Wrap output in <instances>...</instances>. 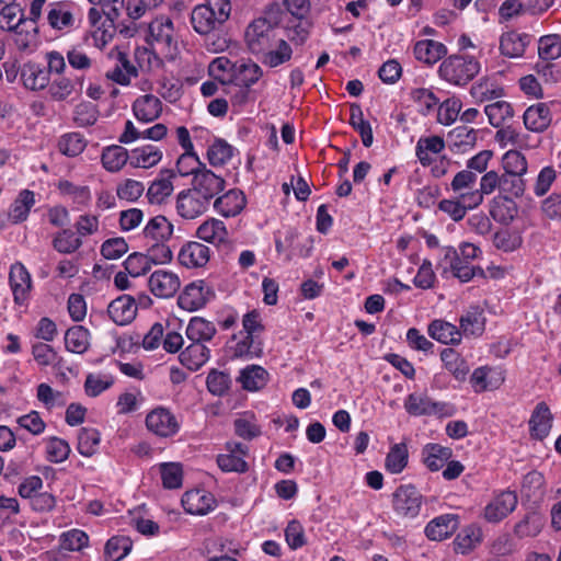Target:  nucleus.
<instances>
[{"label": "nucleus", "instance_id": "obj_35", "mask_svg": "<svg viewBox=\"0 0 561 561\" xmlns=\"http://www.w3.org/2000/svg\"><path fill=\"white\" fill-rule=\"evenodd\" d=\"M261 61L270 68H276L289 61L293 57V49L290 45L282 37H279L274 47L268 48L261 54Z\"/></svg>", "mask_w": 561, "mask_h": 561}, {"label": "nucleus", "instance_id": "obj_34", "mask_svg": "<svg viewBox=\"0 0 561 561\" xmlns=\"http://www.w3.org/2000/svg\"><path fill=\"white\" fill-rule=\"evenodd\" d=\"M482 530L477 525H468L462 528L454 540L455 551L467 554L480 545Z\"/></svg>", "mask_w": 561, "mask_h": 561}, {"label": "nucleus", "instance_id": "obj_22", "mask_svg": "<svg viewBox=\"0 0 561 561\" xmlns=\"http://www.w3.org/2000/svg\"><path fill=\"white\" fill-rule=\"evenodd\" d=\"M196 237L216 247H220L227 244L229 233L224 221L210 218L197 228Z\"/></svg>", "mask_w": 561, "mask_h": 561}, {"label": "nucleus", "instance_id": "obj_50", "mask_svg": "<svg viewBox=\"0 0 561 561\" xmlns=\"http://www.w3.org/2000/svg\"><path fill=\"white\" fill-rule=\"evenodd\" d=\"M100 433L95 428L82 427L78 434V451L84 457H91L98 451Z\"/></svg>", "mask_w": 561, "mask_h": 561}, {"label": "nucleus", "instance_id": "obj_5", "mask_svg": "<svg viewBox=\"0 0 561 561\" xmlns=\"http://www.w3.org/2000/svg\"><path fill=\"white\" fill-rule=\"evenodd\" d=\"M404 408L410 415H437L440 417L453 416L456 409L453 404L446 402L433 401L426 394L411 393L408 396Z\"/></svg>", "mask_w": 561, "mask_h": 561}, {"label": "nucleus", "instance_id": "obj_48", "mask_svg": "<svg viewBox=\"0 0 561 561\" xmlns=\"http://www.w3.org/2000/svg\"><path fill=\"white\" fill-rule=\"evenodd\" d=\"M234 148L221 138L215 141L207 149V159L210 165L221 167L233 156Z\"/></svg>", "mask_w": 561, "mask_h": 561}, {"label": "nucleus", "instance_id": "obj_14", "mask_svg": "<svg viewBox=\"0 0 561 561\" xmlns=\"http://www.w3.org/2000/svg\"><path fill=\"white\" fill-rule=\"evenodd\" d=\"M110 318L118 325L130 323L137 314L135 298L130 295H121L107 307Z\"/></svg>", "mask_w": 561, "mask_h": 561}, {"label": "nucleus", "instance_id": "obj_60", "mask_svg": "<svg viewBox=\"0 0 561 561\" xmlns=\"http://www.w3.org/2000/svg\"><path fill=\"white\" fill-rule=\"evenodd\" d=\"M122 66H116L114 69L106 72V78L121 84L128 85L131 77H137L138 71L135 66L125 57L121 56Z\"/></svg>", "mask_w": 561, "mask_h": 561}, {"label": "nucleus", "instance_id": "obj_55", "mask_svg": "<svg viewBox=\"0 0 561 561\" xmlns=\"http://www.w3.org/2000/svg\"><path fill=\"white\" fill-rule=\"evenodd\" d=\"M87 146L84 137L79 133H69L64 135L59 142L58 148L60 152L68 157H76L80 154Z\"/></svg>", "mask_w": 561, "mask_h": 561}, {"label": "nucleus", "instance_id": "obj_61", "mask_svg": "<svg viewBox=\"0 0 561 561\" xmlns=\"http://www.w3.org/2000/svg\"><path fill=\"white\" fill-rule=\"evenodd\" d=\"M543 485V476L538 471H530L524 476L522 483V493L527 499L541 497L545 493Z\"/></svg>", "mask_w": 561, "mask_h": 561}, {"label": "nucleus", "instance_id": "obj_10", "mask_svg": "<svg viewBox=\"0 0 561 561\" xmlns=\"http://www.w3.org/2000/svg\"><path fill=\"white\" fill-rule=\"evenodd\" d=\"M518 497L514 491H503L484 508V518L490 523H499L515 511Z\"/></svg>", "mask_w": 561, "mask_h": 561}, {"label": "nucleus", "instance_id": "obj_16", "mask_svg": "<svg viewBox=\"0 0 561 561\" xmlns=\"http://www.w3.org/2000/svg\"><path fill=\"white\" fill-rule=\"evenodd\" d=\"M209 257V248L196 241L185 243L178 255L180 264L188 268L205 266Z\"/></svg>", "mask_w": 561, "mask_h": 561}, {"label": "nucleus", "instance_id": "obj_47", "mask_svg": "<svg viewBox=\"0 0 561 561\" xmlns=\"http://www.w3.org/2000/svg\"><path fill=\"white\" fill-rule=\"evenodd\" d=\"M409 451L404 443L394 444L385 460L386 469L391 473H400L408 465Z\"/></svg>", "mask_w": 561, "mask_h": 561}, {"label": "nucleus", "instance_id": "obj_6", "mask_svg": "<svg viewBox=\"0 0 561 561\" xmlns=\"http://www.w3.org/2000/svg\"><path fill=\"white\" fill-rule=\"evenodd\" d=\"M423 496L412 484L400 485L393 493L392 507L402 518H415L421 511Z\"/></svg>", "mask_w": 561, "mask_h": 561}, {"label": "nucleus", "instance_id": "obj_42", "mask_svg": "<svg viewBox=\"0 0 561 561\" xmlns=\"http://www.w3.org/2000/svg\"><path fill=\"white\" fill-rule=\"evenodd\" d=\"M129 163L134 168H151L160 162L162 152L156 146L136 148L129 153Z\"/></svg>", "mask_w": 561, "mask_h": 561}, {"label": "nucleus", "instance_id": "obj_52", "mask_svg": "<svg viewBox=\"0 0 561 561\" xmlns=\"http://www.w3.org/2000/svg\"><path fill=\"white\" fill-rule=\"evenodd\" d=\"M25 22L23 10L18 4H5L0 10V27L2 30H16Z\"/></svg>", "mask_w": 561, "mask_h": 561}, {"label": "nucleus", "instance_id": "obj_12", "mask_svg": "<svg viewBox=\"0 0 561 561\" xmlns=\"http://www.w3.org/2000/svg\"><path fill=\"white\" fill-rule=\"evenodd\" d=\"M46 16L44 24L49 25L51 28L62 31L69 28L75 23L72 13V4L68 1L50 2L45 9Z\"/></svg>", "mask_w": 561, "mask_h": 561}, {"label": "nucleus", "instance_id": "obj_62", "mask_svg": "<svg viewBox=\"0 0 561 561\" xmlns=\"http://www.w3.org/2000/svg\"><path fill=\"white\" fill-rule=\"evenodd\" d=\"M99 118V110L96 105L90 102L78 104L73 112V121L80 127L92 126Z\"/></svg>", "mask_w": 561, "mask_h": 561}, {"label": "nucleus", "instance_id": "obj_33", "mask_svg": "<svg viewBox=\"0 0 561 561\" xmlns=\"http://www.w3.org/2000/svg\"><path fill=\"white\" fill-rule=\"evenodd\" d=\"M451 456V449L439 444H427L422 450L423 462L433 472L442 469Z\"/></svg>", "mask_w": 561, "mask_h": 561}, {"label": "nucleus", "instance_id": "obj_26", "mask_svg": "<svg viewBox=\"0 0 561 561\" xmlns=\"http://www.w3.org/2000/svg\"><path fill=\"white\" fill-rule=\"evenodd\" d=\"M428 335L443 344H459L461 331L453 323L445 320H433L427 328Z\"/></svg>", "mask_w": 561, "mask_h": 561}, {"label": "nucleus", "instance_id": "obj_51", "mask_svg": "<svg viewBox=\"0 0 561 561\" xmlns=\"http://www.w3.org/2000/svg\"><path fill=\"white\" fill-rule=\"evenodd\" d=\"M82 245V240L77 237L70 229H64L58 232L54 240L53 247L59 253L70 254L77 251Z\"/></svg>", "mask_w": 561, "mask_h": 561}, {"label": "nucleus", "instance_id": "obj_18", "mask_svg": "<svg viewBox=\"0 0 561 561\" xmlns=\"http://www.w3.org/2000/svg\"><path fill=\"white\" fill-rule=\"evenodd\" d=\"M523 119L528 130L542 133L550 126L552 121L550 107L546 103L531 105L525 111Z\"/></svg>", "mask_w": 561, "mask_h": 561}, {"label": "nucleus", "instance_id": "obj_23", "mask_svg": "<svg viewBox=\"0 0 561 561\" xmlns=\"http://www.w3.org/2000/svg\"><path fill=\"white\" fill-rule=\"evenodd\" d=\"M176 173L171 169H163L158 178L150 184L147 191V197L152 204L162 203L173 192L172 180Z\"/></svg>", "mask_w": 561, "mask_h": 561}, {"label": "nucleus", "instance_id": "obj_30", "mask_svg": "<svg viewBox=\"0 0 561 561\" xmlns=\"http://www.w3.org/2000/svg\"><path fill=\"white\" fill-rule=\"evenodd\" d=\"M217 332L215 324L202 317H193L186 328V336L191 342L205 343Z\"/></svg>", "mask_w": 561, "mask_h": 561}, {"label": "nucleus", "instance_id": "obj_43", "mask_svg": "<svg viewBox=\"0 0 561 561\" xmlns=\"http://www.w3.org/2000/svg\"><path fill=\"white\" fill-rule=\"evenodd\" d=\"M440 359L445 368L457 379L465 380L470 368L467 362L454 348H444Z\"/></svg>", "mask_w": 561, "mask_h": 561}, {"label": "nucleus", "instance_id": "obj_9", "mask_svg": "<svg viewBox=\"0 0 561 561\" xmlns=\"http://www.w3.org/2000/svg\"><path fill=\"white\" fill-rule=\"evenodd\" d=\"M209 207L210 205L191 187L181 191L176 196V213L184 219H195L205 214Z\"/></svg>", "mask_w": 561, "mask_h": 561}, {"label": "nucleus", "instance_id": "obj_21", "mask_svg": "<svg viewBox=\"0 0 561 561\" xmlns=\"http://www.w3.org/2000/svg\"><path fill=\"white\" fill-rule=\"evenodd\" d=\"M245 205V195L240 190H230L214 201L215 209L225 217L239 215Z\"/></svg>", "mask_w": 561, "mask_h": 561}, {"label": "nucleus", "instance_id": "obj_49", "mask_svg": "<svg viewBox=\"0 0 561 561\" xmlns=\"http://www.w3.org/2000/svg\"><path fill=\"white\" fill-rule=\"evenodd\" d=\"M470 94L478 102L483 103L502 96L503 89L497 87L488 77H483L471 85Z\"/></svg>", "mask_w": 561, "mask_h": 561}, {"label": "nucleus", "instance_id": "obj_24", "mask_svg": "<svg viewBox=\"0 0 561 561\" xmlns=\"http://www.w3.org/2000/svg\"><path fill=\"white\" fill-rule=\"evenodd\" d=\"M552 415L545 402H539L529 420V430L531 437L543 439L551 430Z\"/></svg>", "mask_w": 561, "mask_h": 561}, {"label": "nucleus", "instance_id": "obj_32", "mask_svg": "<svg viewBox=\"0 0 561 561\" xmlns=\"http://www.w3.org/2000/svg\"><path fill=\"white\" fill-rule=\"evenodd\" d=\"M263 76L262 68L254 61L248 60L240 62L234 67V75L232 81L241 87L249 89L255 84Z\"/></svg>", "mask_w": 561, "mask_h": 561}, {"label": "nucleus", "instance_id": "obj_64", "mask_svg": "<svg viewBox=\"0 0 561 561\" xmlns=\"http://www.w3.org/2000/svg\"><path fill=\"white\" fill-rule=\"evenodd\" d=\"M461 101L457 98L445 100L438 107L437 121L443 125H451L461 111Z\"/></svg>", "mask_w": 561, "mask_h": 561}, {"label": "nucleus", "instance_id": "obj_3", "mask_svg": "<svg viewBox=\"0 0 561 561\" xmlns=\"http://www.w3.org/2000/svg\"><path fill=\"white\" fill-rule=\"evenodd\" d=\"M244 37L249 50L254 55H261L274 47L279 38V28L277 23L259 18L248 25Z\"/></svg>", "mask_w": 561, "mask_h": 561}, {"label": "nucleus", "instance_id": "obj_15", "mask_svg": "<svg viewBox=\"0 0 561 561\" xmlns=\"http://www.w3.org/2000/svg\"><path fill=\"white\" fill-rule=\"evenodd\" d=\"M478 130L466 125L457 126L447 135V145L454 153H466L474 148Z\"/></svg>", "mask_w": 561, "mask_h": 561}, {"label": "nucleus", "instance_id": "obj_38", "mask_svg": "<svg viewBox=\"0 0 561 561\" xmlns=\"http://www.w3.org/2000/svg\"><path fill=\"white\" fill-rule=\"evenodd\" d=\"M21 80L26 89L37 91L49 83L48 72L36 64H25L21 70Z\"/></svg>", "mask_w": 561, "mask_h": 561}, {"label": "nucleus", "instance_id": "obj_11", "mask_svg": "<svg viewBox=\"0 0 561 561\" xmlns=\"http://www.w3.org/2000/svg\"><path fill=\"white\" fill-rule=\"evenodd\" d=\"M148 286L153 296L158 298H171L180 289L181 282L175 273L158 270L150 275Z\"/></svg>", "mask_w": 561, "mask_h": 561}, {"label": "nucleus", "instance_id": "obj_54", "mask_svg": "<svg viewBox=\"0 0 561 561\" xmlns=\"http://www.w3.org/2000/svg\"><path fill=\"white\" fill-rule=\"evenodd\" d=\"M162 484L165 489H179L182 486L183 469L178 462H164L160 465Z\"/></svg>", "mask_w": 561, "mask_h": 561}, {"label": "nucleus", "instance_id": "obj_19", "mask_svg": "<svg viewBox=\"0 0 561 561\" xmlns=\"http://www.w3.org/2000/svg\"><path fill=\"white\" fill-rule=\"evenodd\" d=\"M9 280L14 301L22 305L27 299L31 289L30 273L22 263L16 262L11 266Z\"/></svg>", "mask_w": 561, "mask_h": 561}, {"label": "nucleus", "instance_id": "obj_2", "mask_svg": "<svg viewBox=\"0 0 561 561\" xmlns=\"http://www.w3.org/2000/svg\"><path fill=\"white\" fill-rule=\"evenodd\" d=\"M481 70L480 61L470 55H450L438 68L439 77L454 85H466Z\"/></svg>", "mask_w": 561, "mask_h": 561}, {"label": "nucleus", "instance_id": "obj_1", "mask_svg": "<svg viewBox=\"0 0 561 561\" xmlns=\"http://www.w3.org/2000/svg\"><path fill=\"white\" fill-rule=\"evenodd\" d=\"M231 13L230 0H206L196 5L191 13V23L195 32L209 35L219 30Z\"/></svg>", "mask_w": 561, "mask_h": 561}, {"label": "nucleus", "instance_id": "obj_41", "mask_svg": "<svg viewBox=\"0 0 561 561\" xmlns=\"http://www.w3.org/2000/svg\"><path fill=\"white\" fill-rule=\"evenodd\" d=\"M142 233L146 239L154 242L167 241L173 233V226L164 216L159 215L147 222Z\"/></svg>", "mask_w": 561, "mask_h": 561}, {"label": "nucleus", "instance_id": "obj_17", "mask_svg": "<svg viewBox=\"0 0 561 561\" xmlns=\"http://www.w3.org/2000/svg\"><path fill=\"white\" fill-rule=\"evenodd\" d=\"M459 526V516L445 514L432 519L425 527V535L431 540H444L450 537Z\"/></svg>", "mask_w": 561, "mask_h": 561}, {"label": "nucleus", "instance_id": "obj_44", "mask_svg": "<svg viewBox=\"0 0 561 561\" xmlns=\"http://www.w3.org/2000/svg\"><path fill=\"white\" fill-rule=\"evenodd\" d=\"M90 332L82 325H73L66 331L65 345L69 352L83 354L90 345Z\"/></svg>", "mask_w": 561, "mask_h": 561}, {"label": "nucleus", "instance_id": "obj_36", "mask_svg": "<svg viewBox=\"0 0 561 561\" xmlns=\"http://www.w3.org/2000/svg\"><path fill=\"white\" fill-rule=\"evenodd\" d=\"M35 205V194L30 190H22L10 207L9 218L12 224H20L27 219L31 208Z\"/></svg>", "mask_w": 561, "mask_h": 561}, {"label": "nucleus", "instance_id": "obj_45", "mask_svg": "<svg viewBox=\"0 0 561 561\" xmlns=\"http://www.w3.org/2000/svg\"><path fill=\"white\" fill-rule=\"evenodd\" d=\"M129 152L119 145L106 147L102 152V164L110 172L119 171L129 161Z\"/></svg>", "mask_w": 561, "mask_h": 561}, {"label": "nucleus", "instance_id": "obj_58", "mask_svg": "<svg viewBox=\"0 0 561 561\" xmlns=\"http://www.w3.org/2000/svg\"><path fill=\"white\" fill-rule=\"evenodd\" d=\"M538 54L542 60H554L561 56V41L559 35L541 36L538 43Z\"/></svg>", "mask_w": 561, "mask_h": 561}, {"label": "nucleus", "instance_id": "obj_40", "mask_svg": "<svg viewBox=\"0 0 561 561\" xmlns=\"http://www.w3.org/2000/svg\"><path fill=\"white\" fill-rule=\"evenodd\" d=\"M445 148V141L440 136L421 137L415 147V154L422 165L427 167L433 162L431 153L437 154Z\"/></svg>", "mask_w": 561, "mask_h": 561}, {"label": "nucleus", "instance_id": "obj_27", "mask_svg": "<svg viewBox=\"0 0 561 561\" xmlns=\"http://www.w3.org/2000/svg\"><path fill=\"white\" fill-rule=\"evenodd\" d=\"M210 357V350L203 343L192 342L179 358L183 366L191 371L198 370Z\"/></svg>", "mask_w": 561, "mask_h": 561}, {"label": "nucleus", "instance_id": "obj_39", "mask_svg": "<svg viewBox=\"0 0 561 561\" xmlns=\"http://www.w3.org/2000/svg\"><path fill=\"white\" fill-rule=\"evenodd\" d=\"M268 379V373L259 365H250L240 371L238 380L243 389L248 391H256L262 389Z\"/></svg>", "mask_w": 561, "mask_h": 561}, {"label": "nucleus", "instance_id": "obj_13", "mask_svg": "<svg viewBox=\"0 0 561 561\" xmlns=\"http://www.w3.org/2000/svg\"><path fill=\"white\" fill-rule=\"evenodd\" d=\"M182 505L188 514L206 515L215 508L216 500L211 493L195 489L184 493Z\"/></svg>", "mask_w": 561, "mask_h": 561}, {"label": "nucleus", "instance_id": "obj_56", "mask_svg": "<svg viewBox=\"0 0 561 561\" xmlns=\"http://www.w3.org/2000/svg\"><path fill=\"white\" fill-rule=\"evenodd\" d=\"M203 165H206L204 162H202L194 151H184L176 161L175 168L176 173L181 176H187L192 175L194 178V174L198 172Z\"/></svg>", "mask_w": 561, "mask_h": 561}, {"label": "nucleus", "instance_id": "obj_31", "mask_svg": "<svg viewBox=\"0 0 561 561\" xmlns=\"http://www.w3.org/2000/svg\"><path fill=\"white\" fill-rule=\"evenodd\" d=\"M543 525V516L538 512L531 511L515 524L513 534L519 539L536 537L542 530Z\"/></svg>", "mask_w": 561, "mask_h": 561}, {"label": "nucleus", "instance_id": "obj_25", "mask_svg": "<svg viewBox=\"0 0 561 561\" xmlns=\"http://www.w3.org/2000/svg\"><path fill=\"white\" fill-rule=\"evenodd\" d=\"M517 213L518 207L512 197L499 194L493 198L490 215L495 221L508 225L517 216Z\"/></svg>", "mask_w": 561, "mask_h": 561}, {"label": "nucleus", "instance_id": "obj_57", "mask_svg": "<svg viewBox=\"0 0 561 561\" xmlns=\"http://www.w3.org/2000/svg\"><path fill=\"white\" fill-rule=\"evenodd\" d=\"M123 266L131 277H139L147 274L151 270V265L146 253L134 252L127 256Z\"/></svg>", "mask_w": 561, "mask_h": 561}, {"label": "nucleus", "instance_id": "obj_7", "mask_svg": "<svg viewBox=\"0 0 561 561\" xmlns=\"http://www.w3.org/2000/svg\"><path fill=\"white\" fill-rule=\"evenodd\" d=\"M215 297L213 288L205 280H197L185 286L178 298L180 308L186 311H196Z\"/></svg>", "mask_w": 561, "mask_h": 561}, {"label": "nucleus", "instance_id": "obj_29", "mask_svg": "<svg viewBox=\"0 0 561 561\" xmlns=\"http://www.w3.org/2000/svg\"><path fill=\"white\" fill-rule=\"evenodd\" d=\"M530 42L528 34H519L517 32H507L501 36L500 50L510 58L520 57L525 53L526 46Z\"/></svg>", "mask_w": 561, "mask_h": 561}, {"label": "nucleus", "instance_id": "obj_20", "mask_svg": "<svg viewBox=\"0 0 561 561\" xmlns=\"http://www.w3.org/2000/svg\"><path fill=\"white\" fill-rule=\"evenodd\" d=\"M133 113L139 122L151 123L161 115L162 102L152 94L141 95L134 101Z\"/></svg>", "mask_w": 561, "mask_h": 561}, {"label": "nucleus", "instance_id": "obj_59", "mask_svg": "<svg viewBox=\"0 0 561 561\" xmlns=\"http://www.w3.org/2000/svg\"><path fill=\"white\" fill-rule=\"evenodd\" d=\"M484 112L489 118V123L493 127H500L506 118L513 116V108L505 101H496L485 106Z\"/></svg>", "mask_w": 561, "mask_h": 561}, {"label": "nucleus", "instance_id": "obj_28", "mask_svg": "<svg viewBox=\"0 0 561 561\" xmlns=\"http://www.w3.org/2000/svg\"><path fill=\"white\" fill-rule=\"evenodd\" d=\"M446 54V46L433 39L419 41L414 46L415 58L427 65L437 62Z\"/></svg>", "mask_w": 561, "mask_h": 561}, {"label": "nucleus", "instance_id": "obj_8", "mask_svg": "<svg viewBox=\"0 0 561 561\" xmlns=\"http://www.w3.org/2000/svg\"><path fill=\"white\" fill-rule=\"evenodd\" d=\"M146 426L160 437H170L178 433L179 423L170 410L159 407L147 414Z\"/></svg>", "mask_w": 561, "mask_h": 561}, {"label": "nucleus", "instance_id": "obj_46", "mask_svg": "<svg viewBox=\"0 0 561 561\" xmlns=\"http://www.w3.org/2000/svg\"><path fill=\"white\" fill-rule=\"evenodd\" d=\"M133 542L129 537L114 536L107 540L104 548L105 561H121L131 550Z\"/></svg>", "mask_w": 561, "mask_h": 561}, {"label": "nucleus", "instance_id": "obj_53", "mask_svg": "<svg viewBox=\"0 0 561 561\" xmlns=\"http://www.w3.org/2000/svg\"><path fill=\"white\" fill-rule=\"evenodd\" d=\"M114 383V378L107 374H88L84 381V391L87 396L95 398L103 391L111 388Z\"/></svg>", "mask_w": 561, "mask_h": 561}, {"label": "nucleus", "instance_id": "obj_63", "mask_svg": "<svg viewBox=\"0 0 561 561\" xmlns=\"http://www.w3.org/2000/svg\"><path fill=\"white\" fill-rule=\"evenodd\" d=\"M128 243L123 237L105 240L100 249L101 255L106 260H118L128 252Z\"/></svg>", "mask_w": 561, "mask_h": 561}, {"label": "nucleus", "instance_id": "obj_37", "mask_svg": "<svg viewBox=\"0 0 561 561\" xmlns=\"http://www.w3.org/2000/svg\"><path fill=\"white\" fill-rule=\"evenodd\" d=\"M459 330L461 331V335L466 336L481 335L484 331L485 318L483 316V311L474 306L470 307L465 314L460 318Z\"/></svg>", "mask_w": 561, "mask_h": 561}, {"label": "nucleus", "instance_id": "obj_4", "mask_svg": "<svg viewBox=\"0 0 561 561\" xmlns=\"http://www.w3.org/2000/svg\"><path fill=\"white\" fill-rule=\"evenodd\" d=\"M226 185L225 179L220 174H216L206 165L194 174L191 181V188L195 194L199 195L206 203L211 205L218 195L224 191Z\"/></svg>", "mask_w": 561, "mask_h": 561}]
</instances>
